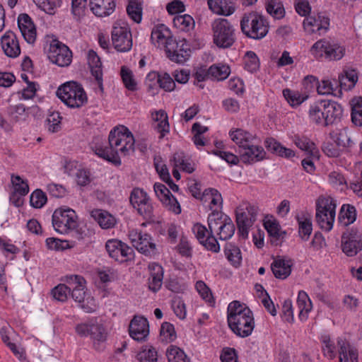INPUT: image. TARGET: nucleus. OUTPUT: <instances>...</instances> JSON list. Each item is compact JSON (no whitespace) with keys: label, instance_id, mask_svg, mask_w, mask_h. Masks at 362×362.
<instances>
[{"label":"nucleus","instance_id":"412c9836","mask_svg":"<svg viewBox=\"0 0 362 362\" xmlns=\"http://www.w3.org/2000/svg\"><path fill=\"white\" fill-rule=\"evenodd\" d=\"M238 153L240 160L245 164L262 160L266 156V152L262 146L253 145L252 143L238 149Z\"/></svg>","mask_w":362,"mask_h":362},{"label":"nucleus","instance_id":"9d476101","mask_svg":"<svg viewBox=\"0 0 362 362\" xmlns=\"http://www.w3.org/2000/svg\"><path fill=\"white\" fill-rule=\"evenodd\" d=\"M77 216L70 208L57 209L52 217V226L59 233L66 234L73 230L77 226Z\"/></svg>","mask_w":362,"mask_h":362},{"label":"nucleus","instance_id":"c03bdc74","mask_svg":"<svg viewBox=\"0 0 362 362\" xmlns=\"http://www.w3.org/2000/svg\"><path fill=\"white\" fill-rule=\"evenodd\" d=\"M283 95L292 107L300 105L308 98V95L306 93H301L298 90H293L288 88L283 90Z\"/></svg>","mask_w":362,"mask_h":362},{"label":"nucleus","instance_id":"2f4dec72","mask_svg":"<svg viewBox=\"0 0 362 362\" xmlns=\"http://www.w3.org/2000/svg\"><path fill=\"white\" fill-rule=\"evenodd\" d=\"M337 344L339 346V361L340 362H358V351L354 347L351 346L348 341L343 339H339Z\"/></svg>","mask_w":362,"mask_h":362},{"label":"nucleus","instance_id":"a18cd8bd","mask_svg":"<svg viewBox=\"0 0 362 362\" xmlns=\"http://www.w3.org/2000/svg\"><path fill=\"white\" fill-rule=\"evenodd\" d=\"M175 80L168 73H160L158 84L160 87L166 91H171L175 86V81L178 83H181V78L179 76V71H175L173 74Z\"/></svg>","mask_w":362,"mask_h":362},{"label":"nucleus","instance_id":"f8f14e48","mask_svg":"<svg viewBox=\"0 0 362 362\" xmlns=\"http://www.w3.org/2000/svg\"><path fill=\"white\" fill-rule=\"evenodd\" d=\"M129 238L132 245L141 253L146 256L155 254L156 245L152 241V238L146 233L134 229L129 232Z\"/></svg>","mask_w":362,"mask_h":362},{"label":"nucleus","instance_id":"7c9ffc66","mask_svg":"<svg viewBox=\"0 0 362 362\" xmlns=\"http://www.w3.org/2000/svg\"><path fill=\"white\" fill-rule=\"evenodd\" d=\"M293 141L298 148L305 151L310 157L319 158V150L309 138L295 135Z\"/></svg>","mask_w":362,"mask_h":362},{"label":"nucleus","instance_id":"7ed1b4c3","mask_svg":"<svg viewBox=\"0 0 362 362\" xmlns=\"http://www.w3.org/2000/svg\"><path fill=\"white\" fill-rule=\"evenodd\" d=\"M57 95L71 108H79L88 102V97L83 88L74 81H69L61 86L57 90Z\"/></svg>","mask_w":362,"mask_h":362},{"label":"nucleus","instance_id":"bb28decb","mask_svg":"<svg viewBox=\"0 0 362 362\" xmlns=\"http://www.w3.org/2000/svg\"><path fill=\"white\" fill-rule=\"evenodd\" d=\"M323 101L319 100L310 105L308 110V117L310 121L322 127H327L326 113L323 110Z\"/></svg>","mask_w":362,"mask_h":362},{"label":"nucleus","instance_id":"603ef678","mask_svg":"<svg viewBox=\"0 0 362 362\" xmlns=\"http://www.w3.org/2000/svg\"><path fill=\"white\" fill-rule=\"evenodd\" d=\"M128 16L136 23H139L142 19V6L141 4L132 1L128 3L127 6Z\"/></svg>","mask_w":362,"mask_h":362},{"label":"nucleus","instance_id":"c9c22d12","mask_svg":"<svg viewBox=\"0 0 362 362\" xmlns=\"http://www.w3.org/2000/svg\"><path fill=\"white\" fill-rule=\"evenodd\" d=\"M229 135L238 146V149L243 148L245 146L252 143L255 136L250 132L245 131L242 129H236L235 130H230Z\"/></svg>","mask_w":362,"mask_h":362},{"label":"nucleus","instance_id":"864d4df0","mask_svg":"<svg viewBox=\"0 0 362 362\" xmlns=\"http://www.w3.org/2000/svg\"><path fill=\"white\" fill-rule=\"evenodd\" d=\"M201 200L207 202L210 200V204L214 206L221 205L223 203V199L219 192L214 188L206 189L202 192Z\"/></svg>","mask_w":362,"mask_h":362},{"label":"nucleus","instance_id":"0eeeda50","mask_svg":"<svg viewBox=\"0 0 362 362\" xmlns=\"http://www.w3.org/2000/svg\"><path fill=\"white\" fill-rule=\"evenodd\" d=\"M336 204L331 197H320L316 204L315 219L321 229L329 231L335 218Z\"/></svg>","mask_w":362,"mask_h":362},{"label":"nucleus","instance_id":"4c0bfd02","mask_svg":"<svg viewBox=\"0 0 362 362\" xmlns=\"http://www.w3.org/2000/svg\"><path fill=\"white\" fill-rule=\"evenodd\" d=\"M297 304L300 310L298 315L299 318L302 321L306 320L308 318V313L312 308V304L308 296L305 291H299L297 298Z\"/></svg>","mask_w":362,"mask_h":362},{"label":"nucleus","instance_id":"393cba45","mask_svg":"<svg viewBox=\"0 0 362 362\" xmlns=\"http://www.w3.org/2000/svg\"><path fill=\"white\" fill-rule=\"evenodd\" d=\"M90 11L97 17H107L114 13L116 8L115 0H90Z\"/></svg>","mask_w":362,"mask_h":362},{"label":"nucleus","instance_id":"0e129e2a","mask_svg":"<svg viewBox=\"0 0 362 362\" xmlns=\"http://www.w3.org/2000/svg\"><path fill=\"white\" fill-rule=\"evenodd\" d=\"M136 357L141 362H156L158 360L157 351L151 346L141 351Z\"/></svg>","mask_w":362,"mask_h":362},{"label":"nucleus","instance_id":"ea45409f","mask_svg":"<svg viewBox=\"0 0 362 362\" xmlns=\"http://www.w3.org/2000/svg\"><path fill=\"white\" fill-rule=\"evenodd\" d=\"M224 253L228 260L235 267H238L242 260L240 248L235 244L227 243L224 247Z\"/></svg>","mask_w":362,"mask_h":362},{"label":"nucleus","instance_id":"20e7f679","mask_svg":"<svg viewBox=\"0 0 362 362\" xmlns=\"http://www.w3.org/2000/svg\"><path fill=\"white\" fill-rule=\"evenodd\" d=\"M212 31L213 42L218 48H230L236 41L235 29L227 19L215 20L212 23Z\"/></svg>","mask_w":362,"mask_h":362},{"label":"nucleus","instance_id":"774afa93","mask_svg":"<svg viewBox=\"0 0 362 362\" xmlns=\"http://www.w3.org/2000/svg\"><path fill=\"white\" fill-rule=\"evenodd\" d=\"M187 192L194 198L201 199L202 193L201 192V183L197 180L187 178Z\"/></svg>","mask_w":362,"mask_h":362},{"label":"nucleus","instance_id":"4d7b16f0","mask_svg":"<svg viewBox=\"0 0 362 362\" xmlns=\"http://www.w3.org/2000/svg\"><path fill=\"white\" fill-rule=\"evenodd\" d=\"M195 21L192 16L188 14L182 15V32L188 33L189 41L195 40Z\"/></svg>","mask_w":362,"mask_h":362},{"label":"nucleus","instance_id":"c756f323","mask_svg":"<svg viewBox=\"0 0 362 362\" xmlns=\"http://www.w3.org/2000/svg\"><path fill=\"white\" fill-rule=\"evenodd\" d=\"M90 216L103 229L112 228L116 224V218L107 211L93 209L90 211Z\"/></svg>","mask_w":362,"mask_h":362},{"label":"nucleus","instance_id":"69168bd1","mask_svg":"<svg viewBox=\"0 0 362 362\" xmlns=\"http://www.w3.org/2000/svg\"><path fill=\"white\" fill-rule=\"evenodd\" d=\"M86 4L87 0H71V11L77 21L85 15Z\"/></svg>","mask_w":362,"mask_h":362},{"label":"nucleus","instance_id":"bf43d9fd","mask_svg":"<svg viewBox=\"0 0 362 362\" xmlns=\"http://www.w3.org/2000/svg\"><path fill=\"white\" fill-rule=\"evenodd\" d=\"M11 182L14 186L15 193L21 197L25 196L29 192L28 183L19 175H12Z\"/></svg>","mask_w":362,"mask_h":362},{"label":"nucleus","instance_id":"e433bc0d","mask_svg":"<svg viewBox=\"0 0 362 362\" xmlns=\"http://www.w3.org/2000/svg\"><path fill=\"white\" fill-rule=\"evenodd\" d=\"M356 218V210L355 206L350 204H344L339 214V221L344 226H347L353 223Z\"/></svg>","mask_w":362,"mask_h":362},{"label":"nucleus","instance_id":"f704fd0d","mask_svg":"<svg viewBox=\"0 0 362 362\" xmlns=\"http://www.w3.org/2000/svg\"><path fill=\"white\" fill-rule=\"evenodd\" d=\"M272 271L277 279H285L291 272V264L284 259H276L271 264Z\"/></svg>","mask_w":362,"mask_h":362},{"label":"nucleus","instance_id":"473e14b6","mask_svg":"<svg viewBox=\"0 0 362 362\" xmlns=\"http://www.w3.org/2000/svg\"><path fill=\"white\" fill-rule=\"evenodd\" d=\"M264 144L269 151L279 156L286 158L295 156V152L292 149L284 147L274 138H267Z\"/></svg>","mask_w":362,"mask_h":362},{"label":"nucleus","instance_id":"49530a36","mask_svg":"<svg viewBox=\"0 0 362 362\" xmlns=\"http://www.w3.org/2000/svg\"><path fill=\"white\" fill-rule=\"evenodd\" d=\"M230 73V67L224 64H213L208 69L211 80L223 81L228 78Z\"/></svg>","mask_w":362,"mask_h":362},{"label":"nucleus","instance_id":"4468645a","mask_svg":"<svg viewBox=\"0 0 362 362\" xmlns=\"http://www.w3.org/2000/svg\"><path fill=\"white\" fill-rule=\"evenodd\" d=\"M47 57L59 66H67L71 62L72 52L66 45L56 40L50 44Z\"/></svg>","mask_w":362,"mask_h":362},{"label":"nucleus","instance_id":"8fccbe9b","mask_svg":"<svg viewBox=\"0 0 362 362\" xmlns=\"http://www.w3.org/2000/svg\"><path fill=\"white\" fill-rule=\"evenodd\" d=\"M218 229L219 233L218 235H219V239L226 240L233 235L235 228L231 218L228 216H225L223 223L218 227Z\"/></svg>","mask_w":362,"mask_h":362},{"label":"nucleus","instance_id":"c85d7f7f","mask_svg":"<svg viewBox=\"0 0 362 362\" xmlns=\"http://www.w3.org/2000/svg\"><path fill=\"white\" fill-rule=\"evenodd\" d=\"M172 37L170 29L164 24H158L152 29L151 40L158 48H163Z\"/></svg>","mask_w":362,"mask_h":362},{"label":"nucleus","instance_id":"58836bf2","mask_svg":"<svg viewBox=\"0 0 362 362\" xmlns=\"http://www.w3.org/2000/svg\"><path fill=\"white\" fill-rule=\"evenodd\" d=\"M351 122L357 127H362V97H355L350 101Z\"/></svg>","mask_w":362,"mask_h":362},{"label":"nucleus","instance_id":"4be33fe9","mask_svg":"<svg viewBox=\"0 0 362 362\" xmlns=\"http://www.w3.org/2000/svg\"><path fill=\"white\" fill-rule=\"evenodd\" d=\"M18 26L24 40L29 44H33L36 40V28L27 13L18 16Z\"/></svg>","mask_w":362,"mask_h":362},{"label":"nucleus","instance_id":"b1692460","mask_svg":"<svg viewBox=\"0 0 362 362\" xmlns=\"http://www.w3.org/2000/svg\"><path fill=\"white\" fill-rule=\"evenodd\" d=\"M1 45L5 54L11 58L17 57L21 48L16 34L12 31L6 32L1 39Z\"/></svg>","mask_w":362,"mask_h":362},{"label":"nucleus","instance_id":"79ce46f5","mask_svg":"<svg viewBox=\"0 0 362 362\" xmlns=\"http://www.w3.org/2000/svg\"><path fill=\"white\" fill-rule=\"evenodd\" d=\"M165 49L167 57L172 62L180 63L181 47H179L177 40L173 37L170 38L167 43L163 47Z\"/></svg>","mask_w":362,"mask_h":362},{"label":"nucleus","instance_id":"5fc2aeb1","mask_svg":"<svg viewBox=\"0 0 362 362\" xmlns=\"http://www.w3.org/2000/svg\"><path fill=\"white\" fill-rule=\"evenodd\" d=\"M71 290V287H70L69 285L60 284L52 290L51 294L55 300L64 302L70 295Z\"/></svg>","mask_w":362,"mask_h":362},{"label":"nucleus","instance_id":"1a4fd4ad","mask_svg":"<svg viewBox=\"0 0 362 362\" xmlns=\"http://www.w3.org/2000/svg\"><path fill=\"white\" fill-rule=\"evenodd\" d=\"M76 332L81 337L90 336L93 341L95 349L98 350L100 349V343L106 340L107 334L103 325L96 318L77 325Z\"/></svg>","mask_w":362,"mask_h":362},{"label":"nucleus","instance_id":"6e6d98bb","mask_svg":"<svg viewBox=\"0 0 362 362\" xmlns=\"http://www.w3.org/2000/svg\"><path fill=\"white\" fill-rule=\"evenodd\" d=\"M120 75L124 86L129 90H135L136 89V82L134 78L132 71L127 66H123L121 68Z\"/></svg>","mask_w":362,"mask_h":362},{"label":"nucleus","instance_id":"f03ea898","mask_svg":"<svg viewBox=\"0 0 362 362\" xmlns=\"http://www.w3.org/2000/svg\"><path fill=\"white\" fill-rule=\"evenodd\" d=\"M227 321L231 331L241 338L251 335L255 328L252 312L238 300L229 303L227 309Z\"/></svg>","mask_w":362,"mask_h":362},{"label":"nucleus","instance_id":"9b49d317","mask_svg":"<svg viewBox=\"0 0 362 362\" xmlns=\"http://www.w3.org/2000/svg\"><path fill=\"white\" fill-rule=\"evenodd\" d=\"M345 49L337 44L332 43L326 39L317 41L311 47V54L317 59L323 57L330 60H338L344 55Z\"/></svg>","mask_w":362,"mask_h":362},{"label":"nucleus","instance_id":"2eb2a0df","mask_svg":"<svg viewBox=\"0 0 362 362\" xmlns=\"http://www.w3.org/2000/svg\"><path fill=\"white\" fill-rule=\"evenodd\" d=\"M112 42L114 47L121 52L129 51L132 47V36L127 25H115L112 30Z\"/></svg>","mask_w":362,"mask_h":362},{"label":"nucleus","instance_id":"6e6552de","mask_svg":"<svg viewBox=\"0 0 362 362\" xmlns=\"http://www.w3.org/2000/svg\"><path fill=\"white\" fill-rule=\"evenodd\" d=\"M129 201L138 214L148 222L155 221L154 207L147 193L142 189L136 187L132 189Z\"/></svg>","mask_w":362,"mask_h":362},{"label":"nucleus","instance_id":"5701e85b","mask_svg":"<svg viewBox=\"0 0 362 362\" xmlns=\"http://www.w3.org/2000/svg\"><path fill=\"white\" fill-rule=\"evenodd\" d=\"M323 110L325 111L327 127L337 124L341 122L343 116L342 106L338 103L330 100H322Z\"/></svg>","mask_w":362,"mask_h":362},{"label":"nucleus","instance_id":"3c124183","mask_svg":"<svg viewBox=\"0 0 362 362\" xmlns=\"http://www.w3.org/2000/svg\"><path fill=\"white\" fill-rule=\"evenodd\" d=\"M245 69L250 73L256 72L259 68V60L252 51H247L244 57Z\"/></svg>","mask_w":362,"mask_h":362},{"label":"nucleus","instance_id":"72a5a7b5","mask_svg":"<svg viewBox=\"0 0 362 362\" xmlns=\"http://www.w3.org/2000/svg\"><path fill=\"white\" fill-rule=\"evenodd\" d=\"M207 3L211 11L218 15L228 16L235 11L234 7L230 5L231 2L229 0H208Z\"/></svg>","mask_w":362,"mask_h":362},{"label":"nucleus","instance_id":"052dcab7","mask_svg":"<svg viewBox=\"0 0 362 362\" xmlns=\"http://www.w3.org/2000/svg\"><path fill=\"white\" fill-rule=\"evenodd\" d=\"M195 287L204 300L208 302L211 305L215 303V300L210 288L203 281H197Z\"/></svg>","mask_w":362,"mask_h":362},{"label":"nucleus","instance_id":"a19ab883","mask_svg":"<svg viewBox=\"0 0 362 362\" xmlns=\"http://www.w3.org/2000/svg\"><path fill=\"white\" fill-rule=\"evenodd\" d=\"M264 227L269 236L272 238L271 241L273 244L278 245V241L283 239L286 235V232L281 230L280 226L276 221H267Z\"/></svg>","mask_w":362,"mask_h":362},{"label":"nucleus","instance_id":"e2e57ef3","mask_svg":"<svg viewBox=\"0 0 362 362\" xmlns=\"http://www.w3.org/2000/svg\"><path fill=\"white\" fill-rule=\"evenodd\" d=\"M331 139H333L339 146L349 145V135L346 129H340L338 132H332L329 133Z\"/></svg>","mask_w":362,"mask_h":362},{"label":"nucleus","instance_id":"a211bd4d","mask_svg":"<svg viewBox=\"0 0 362 362\" xmlns=\"http://www.w3.org/2000/svg\"><path fill=\"white\" fill-rule=\"evenodd\" d=\"M342 251L349 257H354L362 250V240L357 231L351 230L341 235Z\"/></svg>","mask_w":362,"mask_h":362},{"label":"nucleus","instance_id":"ddd939ff","mask_svg":"<svg viewBox=\"0 0 362 362\" xmlns=\"http://www.w3.org/2000/svg\"><path fill=\"white\" fill-rule=\"evenodd\" d=\"M257 219V210L254 206L249 205L245 209L236 211L238 233L243 239L248 238L249 229Z\"/></svg>","mask_w":362,"mask_h":362},{"label":"nucleus","instance_id":"cd10ccee","mask_svg":"<svg viewBox=\"0 0 362 362\" xmlns=\"http://www.w3.org/2000/svg\"><path fill=\"white\" fill-rule=\"evenodd\" d=\"M148 269L150 271L148 288L156 293L160 290L163 284V269L160 264L153 262L149 264Z\"/></svg>","mask_w":362,"mask_h":362},{"label":"nucleus","instance_id":"a878e982","mask_svg":"<svg viewBox=\"0 0 362 362\" xmlns=\"http://www.w3.org/2000/svg\"><path fill=\"white\" fill-rule=\"evenodd\" d=\"M88 62L90 68V72L95 78L98 88L101 93H103V80L102 63L97 53L93 50H89L88 53Z\"/></svg>","mask_w":362,"mask_h":362},{"label":"nucleus","instance_id":"dca6fc26","mask_svg":"<svg viewBox=\"0 0 362 362\" xmlns=\"http://www.w3.org/2000/svg\"><path fill=\"white\" fill-rule=\"evenodd\" d=\"M105 248L110 257L121 263L134 258V250L120 240H109Z\"/></svg>","mask_w":362,"mask_h":362},{"label":"nucleus","instance_id":"f257e3e1","mask_svg":"<svg viewBox=\"0 0 362 362\" xmlns=\"http://www.w3.org/2000/svg\"><path fill=\"white\" fill-rule=\"evenodd\" d=\"M134 139L132 132L124 126L115 127L110 132L108 141L103 142L95 138L90 144L91 149L99 157L119 165L120 156L134 151Z\"/></svg>","mask_w":362,"mask_h":362},{"label":"nucleus","instance_id":"aec40b11","mask_svg":"<svg viewBox=\"0 0 362 362\" xmlns=\"http://www.w3.org/2000/svg\"><path fill=\"white\" fill-rule=\"evenodd\" d=\"M153 189L157 197L168 207L169 210L176 214L181 213L179 202L163 184L156 182L153 185Z\"/></svg>","mask_w":362,"mask_h":362},{"label":"nucleus","instance_id":"37998d69","mask_svg":"<svg viewBox=\"0 0 362 362\" xmlns=\"http://www.w3.org/2000/svg\"><path fill=\"white\" fill-rule=\"evenodd\" d=\"M341 88L344 90L352 89L358 81V75L355 70L344 71L339 75Z\"/></svg>","mask_w":362,"mask_h":362},{"label":"nucleus","instance_id":"09e8293b","mask_svg":"<svg viewBox=\"0 0 362 362\" xmlns=\"http://www.w3.org/2000/svg\"><path fill=\"white\" fill-rule=\"evenodd\" d=\"M266 9L276 19H281L285 16V9L280 0H267Z\"/></svg>","mask_w":362,"mask_h":362},{"label":"nucleus","instance_id":"338daca9","mask_svg":"<svg viewBox=\"0 0 362 362\" xmlns=\"http://www.w3.org/2000/svg\"><path fill=\"white\" fill-rule=\"evenodd\" d=\"M226 215L218 211H212L208 216L207 222L209 228L214 232V230L223 223Z\"/></svg>","mask_w":362,"mask_h":362},{"label":"nucleus","instance_id":"6ab92c4d","mask_svg":"<svg viewBox=\"0 0 362 362\" xmlns=\"http://www.w3.org/2000/svg\"><path fill=\"white\" fill-rule=\"evenodd\" d=\"M130 337L136 341H144L149 334V325L146 318L135 315L129 326Z\"/></svg>","mask_w":362,"mask_h":362},{"label":"nucleus","instance_id":"de8ad7c7","mask_svg":"<svg viewBox=\"0 0 362 362\" xmlns=\"http://www.w3.org/2000/svg\"><path fill=\"white\" fill-rule=\"evenodd\" d=\"M153 119V127L158 132H168L169 130V124L168 116L165 111L159 110L152 115Z\"/></svg>","mask_w":362,"mask_h":362},{"label":"nucleus","instance_id":"423d86ee","mask_svg":"<svg viewBox=\"0 0 362 362\" xmlns=\"http://www.w3.org/2000/svg\"><path fill=\"white\" fill-rule=\"evenodd\" d=\"M66 284L71 287V293L72 298L81 304V308L86 313H93L95 310V300L93 298H87V303H85L86 293L84 291L86 280L83 277L78 275L68 276Z\"/></svg>","mask_w":362,"mask_h":362},{"label":"nucleus","instance_id":"680f3d73","mask_svg":"<svg viewBox=\"0 0 362 362\" xmlns=\"http://www.w3.org/2000/svg\"><path fill=\"white\" fill-rule=\"evenodd\" d=\"M47 196L41 189L35 190L30 195V205L36 209L42 208L47 202Z\"/></svg>","mask_w":362,"mask_h":362},{"label":"nucleus","instance_id":"39448f33","mask_svg":"<svg viewBox=\"0 0 362 362\" xmlns=\"http://www.w3.org/2000/svg\"><path fill=\"white\" fill-rule=\"evenodd\" d=\"M240 28L247 37L255 40L263 38L269 30L265 20L256 12L244 14L240 21Z\"/></svg>","mask_w":362,"mask_h":362},{"label":"nucleus","instance_id":"f3484780","mask_svg":"<svg viewBox=\"0 0 362 362\" xmlns=\"http://www.w3.org/2000/svg\"><path fill=\"white\" fill-rule=\"evenodd\" d=\"M192 232L199 243L207 250L218 252L220 245L214 235V232L204 225L197 223L192 227Z\"/></svg>","mask_w":362,"mask_h":362},{"label":"nucleus","instance_id":"13d9d810","mask_svg":"<svg viewBox=\"0 0 362 362\" xmlns=\"http://www.w3.org/2000/svg\"><path fill=\"white\" fill-rule=\"evenodd\" d=\"M160 336L162 341H165L166 342H170L175 340L176 338V333L174 326L170 322H163L160 327Z\"/></svg>","mask_w":362,"mask_h":362}]
</instances>
